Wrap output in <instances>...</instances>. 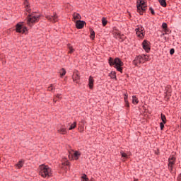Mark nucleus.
I'll return each instance as SVG.
<instances>
[{"label": "nucleus", "instance_id": "nucleus-26", "mask_svg": "<svg viewBox=\"0 0 181 181\" xmlns=\"http://www.w3.org/2000/svg\"><path fill=\"white\" fill-rule=\"evenodd\" d=\"M73 18H74V19L76 21V19H79V21H80V19H81V16L80 15V13H74V15H73Z\"/></svg>", "mask_w": 181, "mask_h": 181}, {"label": "nucleus", "instance_id": "nucleus-51", "mask_svg": "<svg viewBox=\"0 0 181 181\" xmlns=\"http://www.w3.org/2000/svg\"><path fill=\"white\" fill-rule=\"evenodd\" d=\"M134 32H136V28L134 29Z\"/></svg>", "mask_w": 181, "mask_h": 181}, {"label": "nucleus", "instance_id": "nucleus-22", "mask_svg": "<svg viewBox=\"0 0 181 181\" xmlns=\"http://www.w3.org/2000/svg\"><path fill=\"white\" fill-rule=\"evenodd\" d=\"M58 132L62 134V135H66V134H67V130H66V128H61L58 130Z\"/></svg>", "mask_w": 181, "mask_h": 181}, {"label": "nucleus", "instance_id": "nucleus-25", "mask_svg": "<svg viewBox=\"0 0 181 181\" xmlns=\"http://www.w3.org/2000/svg\"><path fill=\"white\" fill-rule=\"evenodd\" d=\"M76 127H77V122H74V123L70 125L69 130L72 131V129H74L76 128Z\"/></svg>", "mask_w": 181, "mask_h": 181}, {"label": "nucleus", "instance_id": "nucleus-50", "mask_svg": "<svg viewBox=\"0 0 181 181\" xmlns=\"http://www.w3.org/2000/svg\"><path fill=\"white\" fill-rule=\"evenodd\" d=\"M134 181H136V178H134Z\"/></svg>", "mask_w": 181, "mask_h": 181}, {"label": "nucleus", "instance_id": "nucleus-42", "mask_svg": "<svg viewBox=\"0 0 181 181\" xmlns=\"http://www.w3.org/2000/svg\"><path fill=\"white\" fill-rule=\"evenodd\" d=\"M159 153H160V152L159 151V148H157L156 150H155L156 155H159Z\"/></svg>", "mask_w": 181, "mask_h": 181}, {"label": "nucleus", "instance_id": "nucleus-44", "mask_svg": "<svg viewBox=\"0 0 181 181\" xmlns=\"http://www.w3.org/2000/svg\"><path fill=\"white\" fill-rule=\"evenodd\" d=\"M117 36H119V38L122 36V34H121V32H120V31H118V32L117 33Z\"/></svg>", "mask_w": 181, "mask_h": 181}, {"label": "nucleus", "instance_id": "nucleus-40", "mask_svg": "<svg viewBox=\"0 0 181 181\" xmlns=\"http://www.w3.org/2000/svg\"><path fill=\"white\" fill-rule=\"evenodd\" d=\"M149 11H151V13L153 15H155V10L152 7L149 8Z\"/></svg>", "mask_w": 181, "mask_h": 181}, {"label": "nucleus", "instance_id": "nucleus-43", "mask_svg": "<svg viewBox=\"0 0 181 181\" xmlns=\"http://www.w3.org/2000/svg\"><path fill=\"white\" fill-rule=\"evenodd\" d=\"M64 165H65V166H70V163L69 162V160H66V161L64 163Z\"/></svg>", "mask_w": 181, "mask_h": 181}, {"label": "nucleus", "instance_id": "nucleus-9", "mask_svg": "<svg viewBox=\"0 0 181 181\" xmlns=\"http://www.w3.org/2000/svg\"><path fill=\"white\" fill-rule=\"evenodd\" d=\"M165 98L166 100V101H169V100H170V97H171V94H172V86H170V85H168L165 87Z\"/></svg>", "mask_w": 181, "mask_h": 181}, {"label": "nucleus", "instance_id": "nucleus-2", "mask_svg": "<svg viewBox=\"0 0 181 181\" xmlns=\"http://www.w3.org/2000/svg\"><path fill=\"white\" fill-rule=\"evenodd\" d=\"M39 175L42 177H52V168L49 165L42 164L39 166Z\"/></svg>", "mask_w": 181, "mask_h": 181}, {"label": "nucleus", "instance_id": "nucleus-28", "mask_svg": "<svg viewBox=\"0 0 181 181\" xmlns=\"http://www.w3.org/2000/svg\"><path fill=\"white\" fill-rule=\"evenodd\" d=\"M25 163V160H20L19 162H18V163L17 164V166H18V169H21V168H23V163Z\"/></svg>", "mask_w": 181, "mask_h": 181}, {"label": "nucleus", "instance_id": "nucleus-30", "mask_svg": "<svg viewBox=\"0 0 181 181\" xmlns=\"http://www.w3.org/2000/svg\"><path fill=\"white\" fill-rule=\"evenodd\" d=\"M23 5H25V8H30V4H29L28 0H24Z\"/></svg>", "mask_w": 181, "mask_h": 181}, {"label": "nucleus", "instance_id": "nucleus-10", "mask_svg": "<svg viewBox=\"0 0 181 181\" xmlns=\"http://www.w3.org/2000/svg\"><path fill=\"white\" fill-rule=\"evenodd\" d=\"M74 22L76 23L75 26L76 29H83L84 28V25H87V23H86V21L81 20H76L74 21Z\"/></svg>", "mask_w": 181, "mask_h": 181}, {"label": "nucleus", "instance_id": "nucleus-54", "mask_svg": "<svg viewBox=\"0 0 181 181\" xmlns=\"http://www.w3.org/2000/svg\"><path fill=\"white\" fill-rule=\"evenodd\" d=\"M137 181H138V180H137Z\"/></svg>", "mask_w": 181, "mask_h": 181}, {"label": "nucleus", "instance_id": "nucleus-27", "mask_svg": "<svg viewBox=\"0 0 181 181\" xmlns=\"http://www.w3.org/2000/svg\"><path fill=\"white\" fill-rule=\"evenodd\" d=\"M107 23H108V21L107 20V18H105V17H103L102 18L103 26H107Z\"/></svg>", "mask_w": 181, "mask_h": 181}, {"label": "nucleus", "instance_id": "nucleus-3", "mask_svg": "<svg viewBox=\"0 0 181 181\" xmlns=\"http://www.w3.org/2000/svg\"><path fill=\"white\" fill-rule=\"evenodd\" d=\"M148 5L144 0H137L136 1V12L139 15H144L146 13Z\"/></svg>", "mask_w": 181, "mask_h": 181}, {"label": "nucleus", "instance_id": "nucleus-53", "mask_svg": "<svg viewBox=\"0 0 181 181\" xmlns=\"http://www.w3.org/2000/svg\"><path fill=\"white\" fill-rule=\"evenodd\" d=\"M69 158H70V155H69Z\"/></svg>", "mask_w": 181, "mask_h": 181}, {"label": "nucleus", "instance_id": "nucleus-45", "mask_svg": "<svg viewBox=\"0 0 181 181\" xmlns=\"http://www.w3.org/2000/svg\"><path fill=\"white\" fill-rule=\"evenodd\" d=\"M119 39L120 42H122L124 40H125V37H119Z\"/></svg>", "mask_w": 181, "mask_h": 181}, {"label": "nucleus", "instance_id": "nucleus-21", "mask_svg": "<svg viewBox=\"0 0 181 181\" xmlns=\"http://www.w3.org/2000/svg\"><path fill=\"white\" fill-rule=\"evenodd\" d=\"M59 73H60V77L61 78H62V77H64V76H66V69L64 68L61 69Z\"/></svg>", "mask_w": 181, "mask_h": 181}, {"label": "nucleus", "instance_id": "nucleus-24", "mask_svg": "<svg viewBox=\"0 0 181 181\" xmlns=\"http://www.w3.org/2000/svg\"><path fill=\"white\" fill-rule=\"evenodd\" d=\"M160 118H161V120L163 124H166L167 122V119H166V116L165 115H163V113H161L160 114Z\"/></svg>", "mask_w": 181, "mask_h": 181}, {"label": "nucleus", "instance_id": "nucleus-49", "mask_svg": "<svg viewBox=\"0 0 181 181\" xmlns=\"http://www.w3.org/2000/svg\"><path fill=\"white\" fill-rule=\"evenodd\" d=\"M164 40H165V42H168V40H169V38H168V37H164Z\"/></svg>", "mask_w": 181, "mask_h": 181}, {"label": "nucleus", "instance_id": "nucleus-17", "mask_svg": "<svg viewBox=\"0 0 181 181\" xmlns=\"http://www.w3.org/2000/svg\"><path fill=\"white\" fill-rule=\"evenodd\" d=\"M109 77H110V78L112 79H115L117 80V72L112 71L110 74H109Z\"/></svg>", "mask_w": 181, "mask_h": 181}, {"label": "nucleus", "instance_id": "nucleus-8", "mask_svg": "<svg viewBox=\"0 0 181 181\" xmlns=\"http://www.w3.org/2000/svg\"><path fill=\"white\" fill-rule=\"evenodd\" d=\"M141 46L145 50L146 53H149L151 52V42L148 41V40H144L141 44Z\"/></svg>", "mask_w": 181, "mask_h": 181}, {"label": "nucleus", "instance_id": "nucleus-29", "mask_svg": "<svg viewBox=\"0 0 181 181\" xmlns=\"http://www.w3.org/2000/svg\"><path fill=\"white\" fill-rule=\"evenodd\" d=\"M67 47L69 49V53H74V49H73V46H71V44L67 45Z\"/></svg>", "mask_w": 181, "mask_h": 181}, {"label": "nucleus", "instance_id": "nucleus-52", "mask_svg": "<svg viewBox=\"0 0 181 181\" xmlns=\"http://www.w3.org/2000/svg\"><path fill=\"white\" fill-rule=\"evenodd\" d=\"M138 103H139V101H138V99H137V100H136V104H138Z\"/></svg>", "mask_w": 181, "mask_h": 181}, {"label": "nucleus", "instance_id": "nucleus-34", "mask_svg": "<svg viewBox=\"0 0 181 181\" xmlns=\"http://www.w3.org/2000/svg\"><path fill=\"white\" fill-rule=\"evenodd\" d=\"M165 124L166 123H163V122L160 123V128L161 131H163V128H165Z\"/></svg>", "mask_w": 181, "mask_h": 181}, {"label": "nucleus", "instance_id": "nucleus-1", "mask_svg": "<svg viewBox=\"0 0 181 181\" xmlns=\"http://www.w3.org/2000/svg\"><path fill=\"white\" fill-rule=\"evenodd\" d=\"M108 63L110 67H115L117 71H119V73H122V70L124 68L122 66H124V62L121 60L119 57L112 58L110 57L108 58Z\"/></svg>", "mask_w": 181, "mask_h": 181}, {"label": "nucleus", "instance_id": "nucleus-14", "mask_svg": "<svg viewBox=\"0 0 181 181\" xmlns=\"http://www.w3.org/2000/svg\"><path fill=\"white\" fill-rule=\"evenodd\" d=\"M88 87L90 90L94 88V78L92 76H90L88 78Z\"/></svg>", "mask_w": 181, "mask_h": 181}, {"label": "nucleus", "instance_id": "nucleus-7", "mask_svg": "<svg viewBox=\"0 0 181 181\" xmlns=\"http://www.w3.org/2000/svg\"><path fill=\"white\" fill-rule=\"evenodd\" d=\"M136 36L139 39H144L145 37V28L142 25H137Z\"/></svg>", "mask_w": 181, "mask_h": 181}, {"label": "nucleus", "instance_id": "nucleus-5", "mask_svg": "<svg viewBox=\"0 0 181 181\" xmlns=\"http://www.w3.org/2000/svg\"><path fill=\"white\" fill-rule=\"evenodd\" d=\"M40 16H42V15L32 16H28L27 18V25H28V26L32 28V26H33L35 23H37V22H39L40 19Z\"/></svg>", "mask_w": 181, "mask_h": 181}, {"label": "nucleus", "instance_id": "nucleus-18", "mask_svg": "<svg viewBox=\"0 0 181 181\" xmlns=\"http://www.w3.org/2000/svg\"><path fill=\"white\" fill-rule=\"evenodd\" d=\"M74 156L75 158V160H78V158L81 156V153L78 151H76L74 153Z\"/></svg>", "mask_w": 181, "mask_h": 181}, {"label": "nucleus", "instance_id": "nucleus-35", "mask_svg": "<svg viewBox=\"0 0 181 181\" xmlns=\"http://www.w3.org/2000/svg\"><path fill=\"white\" fill-rule=\"evenodd\" d=\"M162 29H166L168 28V23H163L162 25H161Z\"/></svg>", "mask_w": 181, "mask_h": 181}, {"label": "nucleus", "instance_id": "nucleus-20", "mask_svg": "<svg viewBox=\"0 0 181 181\" xmlns=\"http://www.w3.org/2000/svg\"><path fill=\"white\" fill-rule=\"evenodd\" d=\"M158 2L163 8H166L168 6V4L166 3V0H158Z\"/></svg>", "mask_w": 181, "mask_h": 181}, {"label": "nucleus", "instance_id": "nucleus-15", "mask_svg": "<svg viewBox=\"0 0 181 181\" xmlns=\"http://www.w3.org/2000/svg\"><path fill=\"white\" fill-rule=\"evenodd\" d=\"M168 170L173 176H176V170H173L175 168V165H168Z\"/></svg>", "mask_w": 181, "mask_h": 181}, {"label": "nucleus", "instance_id": "nucleus-36", "mask_svg": "<svg viewBox=\"0 0 181 181\" xmlns=\"http://www.w3.org/2000/svg\"><path fill=\"white\" fill-rule=\"evenodd\" d=\"M170 54L173 56V54H175V48H171L170 49Z\"/></svg>", "mask_w": 181, "mask_h": 181}, {"label": "nucleus", "instance_id": "nucleus-47", "mask_svg": "<svg viewBox=\"0 0 181 181\" xmlns=\"http://www.w3.org/2000/svg\"><path fill=\"white\" fill-rule=\"evenodd\" d=\"M119 37H124V40L125 39H127V37L124 34H122V36H120Z\"/></svg>", "mask_w": 181, "mask_h": 181}, {"label": "nucleus", "instance_id": "nucleus-31", "mask_svg": "<svg viewBox=\"0 0 181 181\" xmlns=\"http://www.w3.org/2000/svg\"><path fill=\"white\" fill-rule=\"evenodd\" d=\"M164 32H165V33H163L161 35H160V37H162V36H165V35H168V33H169V32H170V30H169V28L167 27V28H164Z\"/></svg>", "mask_w": 181, "mask_h": 181}, {"label": "nucleus", "instance_id": "nucleus-41", "mask_svg": "<svg viewBox=\"0 0 181 181\" xmlns=\"http://www.w3.org/2000/svg\"><path fill=\"white\" fill-rule=\"evenodd\" d=\"M49 91L53 92V84H51V86L48 88Z\"/></svg>", "mask_w": 181, "mask_h": 181}, {"label": "nucleus", "instance_id": "nucleus-39", "mask_svg": "<svg viewBox=\"0 0 181 181\" xmlns=\"http://www.w3.org/2000/svg\"><path fill=\"white\" fill-rule=\"evenodd\" d=\"M55 98H58L59 100H62V94H57Z\"/></svg>", "mask_w": 181, "mask_h": 181}, {"label": "nucleus", "instance_id": "nucleus-11", "mask_svg": "<svg viewBox=\"0 0 181 181\" xmlns=\"http://www.w3.org/2000/svg\"><path fill=\"white\" fill-rule=\"evenodd\" d=\"M46 18L53 23H56V22H57V19H59V16L56 13H54L52 16H47Z\"/></svg>", "mask_w": 181, "mask_h": 181}, {"label": "nucleus", "instance_id": "nucleus-33", "mask_svg": "<svg viewBox=\"0 0 181 181\" xmlns=\"http://www.w3.org/2000/svg\"><path fill=\"white\" fill-rule=\"evenodd\" d=\"M132 98V104H136V95H133Z\"/></svg>", "mask_w": 181, "mask_h": 181}, {"label": "nucleus", "instance_id": "nucleus-48", "mask_svg": "<svg viewBox=\"0 0 181 181\" xmlns=\"http://www.w3.org/2000/svg\"><path fill=\"white\" fill-rule=\"evenodd\" d=\"M56 98H57L56 97L54 98L53 99L54 103H57V100Z\"/></svg>", "mask_w": 181, "mask_h": 181}, {"label": "nucleus", "instance_id": "nucleus-37", "mask_svg": "<svg viewBox=\"0 0 181 181\" xmlns=\"http://www.w3.org/2000/svg\"><path fill=\"white\" fill-rule=\"evenodd\" d=\"M35 13H39V11H33L31 13L28 14V16H34Z\"/></svg>", "mask_w": 181, "mask_h": 181}, {"label": "nucleus", "instance_id": "nucleus-38", "mask_svg": "<svg viewBox=\"0 0 181 181\" xmlns=\"http://www.w3.org/2000/svg\"><path fill=\"white\" fill-rule=\"evenodd\" d=\"M25 9H26V11L28 12V13H29V15H30V13H31V12H32V8H30V7H28V8H25Z\"/></svg>", "mask_w": 181, "mask_h": 181}, {"label": "nucleus", "instance_id": "nucleus-13", "mask_svg": "<svg viewBox=\"0 0 181 181\" xmlns=\"http://www.w3.org/2000/svg\"><path fill=\"white\" fill-rule=\"evenodd\" d=\"M176 163V157L175 156H170L168 158V165L175 166Z\"/></svg>", "mask_w": 181, "mask_h": 181}, {"label": "nucleus", "instance_id": "nucleus-23", "mask_svg": "<svg viewBox=\"0 0 181 181\" xmlns=\"http://www.w3.org/2000/svg\"><path fill=\"white\" fill-rule=\"evenodd\" d=\"M81 181H90V179H88V177H87V174H83L81 177Z\"/></svg>", "mask_w": 181, "mask_h": 181}, {"label": "nucleus", "instance_id": "nucleus-12", "mask_svg": "<svg viewBox=\"0 0 181 181\" xmlns=\"http://www.w3.org/2000/svg\"><path fill=\"white\" fill-rule=\"evenodd\" d=\"M73 81H76V83L78 84V80H80V72L78 71H75L72 75Z\"/></svg>", "mask_w": 181, "mask_h": 181}, {"label": "nucleus", "instance_id": "nucleus-6", "mask_svg": "<svg viewBox=\"0 0 181 181\" xmlns=\"http://www.w3.org/2000/svg\"><path fill=\"white\" fill-rule=\"evenodd\" d=\"M136 62H137V64L138 63L139 64L144 63V62H151V57H149V55L146 54H141L139 56L136 57Z\"/></svg>", "mask_w": 181, "mask_h": 181}, {"label": "nucleus", "instance_id": "nucleus-16", "mask_svg": "<svg viewBox=\"0 0 181 181\" xmlns=\"http://www.w3.org/2000/svg\"><path fill=\"white\" fill-rule=\"evenodd\" d=\"M90 30V37L91 39V40H94V39H95V32L94 31V30L91 28H89Z\"/></svg>", "mask_w": 181, "mask_h": 181}, {"label": "nucleus", "instance_id": "nucleus-19", "mask_svg": "<svg viewBox=\"0 0 181 181\" xmlns=\"http://www.w3.org/2000/svg\"><path fill=\"white\" fill-rule=\"evenodd\" d=\"M124 103H126V107H129V102H128V93H126L124 94Z\"/></svg>", "mask_w": 181, "mask_h": 181}, {"label": "nucleus", "instance_id": "nucleus-46", "mask_svg": "<svg viewBox=\"0 0 181 181\" xmlns=\"http://www.w3.org/2000/svg\"><path fill=\"white\" fill-rule=\"evenodd\" d=\"M133 64L134 66H136V57L134 58V61H133Z\"/></svg>", "mask_w": 181, "mask_h": 181}, {"label": "nucleus", "instance_id": "nucleus-4", "mask_svg": "<svg viewBox=\"0 0 181 181\" xmlns=\"http://www.w3.org/2000/svg\"><path fill=\"white\" fill-rule=\"evenodd\" d=\"M16 33H21L22 35H28L29 33V29L28 27L23 25V22H19L15 25L13 30Z\"/></svg>", "mask_w": 181, "mask_h": 181}, {"label": "nucleus", "instance_id": "nucleus-32", "mask_svg": "<svg viewBox=\"0 0 181 181\" xmlns=\"http://www.w3.org/2000/svg\"><path fill=\"white\" fill-rule=\"evenodd\" d=\"M121 155H122V158H128V154L126 153H124V151H121L120 152Z\"/></svg>", "mask_w": 181, "mask_h": 181}]
</instances>
